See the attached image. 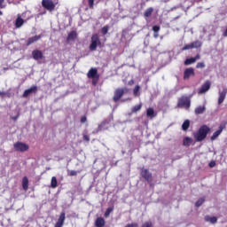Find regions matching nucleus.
<instances>
[{
    "instance_id": "23",
    "label": "nucleus",
    "mask_w": 227,
    "mask_h": 227,
    "mask_svg": "<svg viewBox=\"0 0 227 227\" xmlns=\"http://www.w3.org/2000/svg\"><path fill=\"white\" fill-rule=\"evenodd\" d=\"M193 63H196V59H194V57H192L190 59H186L184 64L185 67H189V65H193Z\"/></svg>"
},
{
    "instance_id": "47",
    "label": "nucleus",
    "mask_w": 227,
    "mask_h": 227,
    "mask_svg": "<svg viewBox=\"0 0 227 227\" xmlns=\"http://www.w3.org/2000/svg\"><path fill=\"white\" fill-rule=\"evenodd\" d=\"M193 59H195V62L198 61V59H201V55L197 54L195 57H193Z\"/></svg>"
},
{
    "instance_id": "29",
    "label": "nucleus",
    "mask_w": 227,
    "mask_h": 227,
    "mask_svg": "<svg viewBox=\"0 0 227 227\" xmlns=\"http://www.w3.org/2000/svg\"><path fill=\"white\" fill-rule=\"evenodd\" d=\"M51 187L52 189H56V187H58V179L56 178V176L51 177Z\"/></svg>"
},
{
    "instance_id": "13",
    "label": "nucleus",
    "mask_w": 227,
    "mask_h": 227,
    "mask_svg": "<svg viewBox=\"0 0 227 227\" xmlns=\"http://www.w3.org/2000/svg\"><path fill=\"white\" fill-rule=\"evenodd\" d=\"M178 104L181 107H185L186 109L191 107V100L187 98H182Z\"/></svg>"
},
{
    "instance_id": "27",
    "label": "nucleus",
    "mask_w": 227,
    "mask_h": 227,
    "mask_svg": "<svg viewBox=\"0 0 227 227\" xmlns=\"http://www.w3.org/2000/svg\"><path fill=\"white\" fill-rule=\"evenodd\" d=\"M189 127H191V121L185 120L184 123L182 124L183 130H188Z\"/></svg>"
},
{
    "instance_id": "32",
    "label": "nucleus",
    "mask_w": 227,
    "mask_h": 227,
    "mask_svg": "<svg viewBox=\"0 0 227 227\" xmlns=\"http://www.w3.org/2000/svg\"><path fill=\"white\" fill-rule=\"evenodd\" d=\"M205 113V106H198L195 109V114H203Z\"/></svg>"
},
{
    "instance_id": "10",
    "label": "nucleus",
    "mask_w": 227,
    "mask_h": 227,
    "mask_svg": "<svg viewBox=\"0 0 227 227\" xmlns=\"http://www.w3.org/2000/svg\"><path fill=\"white\" fill-rule=\"evenodd\" d=\"M32 58L35 61H40V59H45V57L43 56V52H42V51H40V50H34L32 51Z\"/></svg>"
},
{
    "instance_id": "2",
    "label": "nucleus",
    "mask_w": 227,
    "mask_h": 227,
    "mask_svg": "<svg viewBox=\"0 0 227 227\" xmlns=\"http://www.w3.org/2000/svg\"><path fill=\"white\" fill-rule=\"evenodd\" d=\"M140 175L142 178H144L145 181L149 184L150 187H153V184H152V182H153V176L152 175V172L148 170V168H142L140 169Z\"/></svg>"
},
{
    "instance_id": "17",
    "label": "nucleus",
    "mask_w": 227,
    "mask_h": 227,
    "mask_svg": "<svg viewBox=\"0 0 227 227\" xmlns=\"http://www.w3.org/2000/svg\"><path fill=\"white\" fill-rule=\"evenodd\" d=\"M95 226L96 227L106 226V220L104 219V217H102V216L98 217L95 221Z\"/></svg>"
},
{
    "instance_id": "48",
    "label": "nucleus",
    "mask_w": 227,
    "mask_h": 227,
    "mask_svg": "<svg viewBox=\"0 0 227 227\" xmlns=\"http://www.w3.org/2000/svg\"><path fill=\"white\" fill-rule=\"evenodd\" d=\"M128 84H129V86H133V84H134V80H129V81L128 82Z\"/></svg>"
},
{
    "instance_id": "1",
    "label": "nucleus",
    "mask_w": 227,
    "mask_h": 227,
    "mask_svg": "<svg viewBox=\"0 0 227 227\" xmlns=\"http://www.w3.org/2000/svg\"><path fill=\"white\" fill-rule=\"evenodd\" d=\"M210 133V128L207 125H202L197 132L193 133V137L197 143H201L207 139V136Z\"/></svg>"
},
{
    "instance_id": "21",
    "label": "nucleus",
    "mask_w": 227,
    "mask_h": 227,
    "mask_svg": "<svg viewBox=\"0 0 227 227\" xmlns=\"http://www.w3.org/2000/svg\"><path fill=\"white\" fill-rule=\"evenodd\" d=\"M153 37L154 38H159V31H160V26L155 25L153 27Z\"/></svg>"
},
{
    "instance_id": "22",
    "label": "nucleus",
    "mask_w": 227,
    "mask_h": 227,
    "mask_svg": "<svg viewBox=\"0 0 227 227\" xmlns=\"http://www.w3.org/2000/svg\"><path fill=\"white\" fill-rule=\"evenodd\" d=\"M153 13V7H149L145 10V12H144V17L145 19H148V17H152V14Z\"/></svg>"
},
{
    "instance_id": "50",
    "label": "nucleus",
    "mask_w": 227,
    "mask_h": 227,
    "mask_svg": "<svg viewBox=\"0 0 227 227\" xmlns=\"http://www.w3.org/2000/svg\"><path fill=\"white\" fill-rule=\"evenodd\" d=\"M3 15V11H0V16H2Z\"/></svg>"
},
{
    "instance_id": "35",
    "label": "nucleus",
    "mask_w": 227,
    "mask_h": 227,
    "mask_svg": "<svg viewBox=\"0 0 227 227\" xmlns=\"http://www.w3.org/2000/svg\"><path fill=\"white\" fill-rule=\"evenodd\" d=\"M114 208L113 207H108L106 212H105V217H109L111 215V212H113Z\"/></svg>"
},
{
    "instance_id": "26",
    "label": "nucleus",
    "mask_w": 227,
    "mask_h": 227,
    "mask_svg": "<svg viewBox=\"0 0 227 227\" xmlns=\"http://www.w3.org/2000/svg\"><path fill=\"white\" fill-rule=\"evenodd\" d=\"M205 221H207V222L209 221L212 224H215V223H217V217H215V216L210 217V216L207 215V216H205Z\"/></svg>"
},
{
    "instance_id": "14",
    "label": "nucleus",
    "mask_w": 227,
    "mask_h": 227,
    "mask_svg": "<svg viewBox=\"0 0 227 227\" xmlns=\"http://www.w3.org/2000/svg\"><path fill=\"white\" fill-rule=\"evenodd\" d=\"M65 215H66L65 212L60 213V215L57 223H55L54 227H63V225L65 224V219H66Z\"/></svg>"
},
{
    "instance_id": "39",
    "label": "nucleus",
    "mask_w": 227,
    "mask_h": 227,
    "mask_svg": "<svg viewBox=\"0 0 227 227\" xmlns=\"http://www.w3.org/2000/svg\"><path fill=\"white\" fill-rule=\"evenodd\" d=\"M68 176H77V171L76 170H71L68 172Z\"/></svg>"
},
{
    "instance_id": "37",
    "label": "nucleus",
    "mask_w": 227,
    "mask_h": 227,
    "mask_svg": "<svg viewBox=\"0 0 227 227\" xmlns=\"http://www.w3.org/2000/svg\"><path fill=\"white\" fill-rule=\"evenodd\" d=\"M142 227H153L152 221L145 222L142 224Z\"/></svg>"
},
{
    "instance_id": "8",
    "label": "nucleus",
    "mask_w": 227,
    "mask_h": 227,
    "mask_svg": "<svg viewBox=\"0 0 227 227\" xmlns=\"http://www.w3.org/2000/svg\"><path fill=\"white\" fill-rule=\"evenodd\" d=\"M42 6L45 10H48V12H54V9L56 8V4H54L52 0H42Z\"/></svg>"
},
{
    "instance_id": "38",
    "label": "nucleus",
    "mask_w": 227,
    "mask_h": 227,
    "mask_svg": "<svg viewBox=\"0 0 227 227\" xmlns=\"http://www.w3.org/2000/svg\"><path fill=\"white\" fill-rule=\"evenodd\" d=\"M89 8L93 10V6L95 5V0H88Z\"/></svg>"
},
{
    "instance_id": "19",
    "label": "nucleus",
    "mask_w": 227,
    "mask_h": 227,
    "mask_svg": "<svg viewBox=\"0 0 227 227\" xmlns=\"http://www.w3.org/2000/svg\"><path fill=\"white\" fill-rule=\"evenodd\" d=\"M146 116L147 118H151V120L153 118H155V116H157V114H155V110H153V108H148L146 110Z\"/></svg>"
},
{
    "instance_id": "3",
    "label": "nucleus",
    "mask_w": 227,
    "mask_h": 227,
    "mask_svg": "<svg viewBox=\"0 0 227 227\" xmlns=\"http://www.w3.org/2000/svg\"><path fill=\"white\" fill-rule=\"evenodd\" d=\"M87 76L89 79H92V85L97 86V84L98 83V79L100 77L98 75V70L97 68L90 69V71L87 74Z\"/></svg>"
},
{
    "instance_id": "6",
    "label": "nucleus",
    "mask_w": 227,
    "mask_h": 227,
    "mask_svg": "<svg viewBox=\"0 0 227 227\" xmlns=\"http://www.w3.org/2000/svg\"><path fill=\"white\" fill-rule=\"evenodd\" d=\"M127 93V89L124 88H118L114 90V94L113 97L114 102H119V100Z\"/></svg>"
},
{
    "instance_id": "46",
    "label": "nucleus",
    "mask_w": 227,
    "mask_h": 227,
    "mask_svg": "<svg viewBox=\"0 0 227 227\" xmlns=\"http://www.w3.org/2000/svg\"><path fill=\"white\" fill-rule=\"evenodd\" d=\"M20 116V114H18L16 116L12 117V120H13V121H17Z\"/></svg>"
},
{
    "instance_id": "7",
    "label": "nucleus",
    "mask_w": 227,
    "mask_h": 227,
    "mask_svg": "<svg viewBox=\"0 0 227 227\" xmlns=\"http://www.w3.org/2000/svg\"><path fill=\"white\" fill-rule=\"evenodd\" d=\"M226 125H227L226 121H223L221 122L218 129L211 136V141H215V139H217V137H219V136H221L223 130H224V129H226Z\"/></svg>"
},
{
    "instance_id": "33",
    "label": "nucleus",
    "mask_w": 227,
    "mask_h": 227,
    "mask_svg": "<svg viewBox=\"0 0 227 227\" xmlns=\"http://www.w3.org/2000/svg\"><path fill=\"white\" fill-rule=\"evenodd\" d=\"M203 203H205V198H200L196 201L195 207H201Z\"/></svg>"
},
{
    "instance_id": "34",
    "label": "nucleus",
    "mask_w": 227,
    "mask_h": 227,
    "mask_svg": "<svg viewBox=\"0 0 227 227\" xmlns=\"http://www.w3.org/2000/svg\"><path fill=\"white\" fill-rule=\"evenodd\" d=\"M191 49H193V46H192V43H188V44H185V45L182 48V51H189V50H191Z\"/></svg>"
},
{
    "instance_id": "25",
    "label": "nucleus",
    "mask_w": 227,
    "mask_h": 227,
    "mask_svg": "<svg viewBox=\"0 0 227 227\" xmlns=\"http://www.w3.org/2000/svg\"><path fill=\"white\" fill-rule=\"evenodd\" d=\"M184 146H189L190 145H192V138L186 137L183 140Z\"/></svg>"
},
{
    "instance_id": "36",
    "label": "nucleus",
    "mask_w": 227,
    "mask_h": 227,
    "mask_svg": "<svg viewBox=\"0 0 227 227\" xmlns=\"http://www.w3.org/2000/svg\"><path fill=\"white\" fill-rule=\"evenodd\" d=\"M109 31V26H105L101 28L102 35H106Z\"/></svg>"
},
{
    "instance_id": "45",
    "label": "nucleus",
    "mask_w": 227,
    "mask_h": 227,
    "mask_svg": "<svg viewBox=\"0 0 227 227\" xmlns=\"http://www.w3.org/2000/svg\"><path fill=\"white\" fill-rule=\"evenodd\" d=\"M208 166L209 168H215V160L210 161Z\"/></svg>"
},
{
    "instance_id": "28",
    "label": "nucleus",
    "mask_w": 227,
    "mask_h": 227,
    "mask_svg": "<svg viewBox=\"0 0 227 227\" xmlns=\"http://www.w3.org/2000/svg\"><path fill=\"white\" fill-rule=\"evenodd\" d=\"M143 107V104L140 103L139 105H136L131 108V113H137L138 111H141V108Z\"/></svg>"
},
{
    "instance_id": "5",
    "label": "nucleus",
    "mask_w": 227,
    "mask_h": 227,
    "mask_svg": "<svg viewBox=\"0 0 227 227\" xmlns=\"http://www.w3.org/2000/svg\"><path fill=\"white\" fill-rule=\"evenodd\" d=\"M13 147L15 152H20L21 153H24V152H27L29 150V145L22 142L14 143Z\"/></svg>"
},
{
    "instance_id": "15",
    "label": "nucleus",
    "mask_w": 227,
    "mask_h": 227,
    "mask_svg": "<svg viewBox=\"0 0 227 227\" xmlns=\"http://www.w3.org/2000/svg\"><path fill=\"white\" fill-rule=\"evenodd\" d=\"M227 95V89H223V91L219 92V98H218V105L221 106L223 102H224V98H226Z\"/></svg>"
},
{
    "instance_id": "9",
    "label": "nucleus",
    "mask_w": 227,
    "mask_h": 227,
    "mask_svg": "<svg viewBox=\"0 0 227 227\" xmlns=\"http://www.w3.org/2000/svg\"><path fill=\"white\" fill-rule=\"evenodd\" d=\"M196 75V73L194 72L193 67H188L184 71V81H189L191 77H194Z\"/></svg>"
},
{
    "instance_id": "20",
    "label": "nucleus",
    "mask_w": 227,
    "mask_h": 227,
    "mask_svg": "<svg viewBox=\"0 0 227 227\" xmlns=\"http://www.w3.org/2000/svg\"><path fill=\"white\" fill-rule=\"evenodd\" d=\"M22 187L24 191H27L29 187V179H27V176H24L22 179Z\"/></svg>"
},
{
    "instance_id": "44",
    "label": "nucleus",
    "mask_w": 227,
    "mask_h": 227,
    "mask_svg": "<svg viewBox=\"0 0 227 227\" xmlns=\"http://www.w3.org/2000/svg\"><path fill=\"white\" fill-rule=\"evenodd\" d=\"M83 141H87V143H90V136L83 135Z\"/></svg>"
},
{
    "instance_id": "4",
    "label": "nucleus",
    "mask_w": 227,
    "mask_h": 227,
    "mask_svg": "<svg viewBox=\"0 0 227 227\" xmlns=\"http://www.w3.org/2000/svg\"><path fill=\"white\" fill-rule=\"evenodd\" d=\"M98 45H102L100 42V37H98V34H93L90 40V44L89 46L90 51H97V47Z\"/></svg>"
},
{
    "instance_id": "24",
    "label": "nucleus",
    "mask_w": 227,
    "mask_h": 227,
    "mask_svg": "<svg viewBox=\"0 0 227 227\" xmlns=\"http://www.w3.org/2000/svg\"><path fill=\"white\" fill-rule=\"evenodd\" d=\"M23 25H24V20L20 17H18L16 19L15 27L19 28V27H22Z\"/></svg>"
},
{
    "instance_id": "16",
    "label": "nucleus",
    "mask_w": 227,
    "mask_h": 227,
    "mask_svg": "<svg viewBox=\"0 0 227 227\" xmlns=\"http://www.w3.org/2000/svg\"><path fill=\"white\" fill-rule=\"evenodd\" d=\"M42 38V35H35L32 37H29L27 41V47H29V45L35 43V42H38V40H40Z\"/></svg>"
},
{
    "instance_id": "42",
    "label": "nucleus",
    "mask_w": 227,
    "mask_h": 227,
    "mask_svg": "<svg viewBox=\"0 0 227 227\" xmlns=\"http://www.w3.org/2000/svg\"><path fill=\"white\" fill-rule=\"evenodd\" d=\"M0 8L1 9L6 8V4H4V0H0Z\"/></svg>"
},
{
    "instance_id": "49",
    "label": "nucleus",
    "mask_w": 227,
    "mask_h": 227,
    "mask_svg": "<svg viewBox=\"0 0 227 227\" xmlns=\"http://www.w3.org/2000/svg\"><path fill=\"white\" fill-rule=\"evenodd\" d=\"M4 95H6V92H4V91H0V97H4Z\"/></svg>"
},
{
    "instance_id": "41",
    "label": "nucleus",
    "mask_w": 227,
    "mask_h": 227,
    "mask_svg": "<svg viewBox=\"0 0 227 227\" xmlns=\"http://www.w3.org/2000/svg\"><path fill=\"white\" fill-rule=\"evenodd\" d=\"M124 227H139V224H137V223H128Z\"/></svg>"
},
{
    "instance_id": "18",
    "label": "nucleus",
    "mask_w": 227,
    "mask_h": 227,
    "mask_svg": "<svg viewBox=\"0 0 227 227\" xmlns=\"http://www.w3.org/2000/svg\"><path fill=\"white\" fill-rule=\"evenodd\" d=\"M77 38V32L71 31L67 38V42H74Z\"/></svg>"
},
{
    "instance_id": "31",
    "label": "nucleus",
    "mask_w": 227,
    "mask_h": 227,
    "mask_svg": "<svg viewBox=\"0 0 227 227\" xmlns=\"http://www.w3.org/2000/svg\"><path fill=\"white\" fill-rule=\"evenodd\" d=\"M191 43L193 46V49H200V47H201V45H203V43H201V41H194Z\"/></svg>"
},
{
    "instance_id": "40",
    "label": "nucleus",
    "mask_w": 227,
    "mask_h": 227,
    "mask_svg": "<svg viewBox=\"0 0 227 227\" xmlns=\"http://www.w3.org/2000/svg\"><path fill=\"white\" fill-rule=\"evenodd\" d=\"M196 68H205V62H198Z\"/></svg>"
},
{
    "instance_id": "12",
    "label": "nucleus",
    "mask_w": 227,
    "mask_h": 227,
    "mask_svg": "<svg viewBox=\"0 0 227 227\" xmlns=\"http://www.w3.org/2000/svg\"><path fill=\"white\" fill-rule=\"evenodd\" d=\"M38 91V87L36 85L32 86L29 89L25 90V91L22 94L23 98H27L31 93H36Z\"/></svg>"
},
{
    "instance_id": "11",
    "label": "nucleus",
    "mask_w": 227,
    "mask_h": 227,
    "mask_svg": "<svg viewBox=\"0 0 227 227\" xmlns=\"http://www.w3.org/2000/svg\"><path fill=\"white\" fill-rule=\"evenodd\" d=\"M210 86H212V83L210 82V81H206L202 86L200 87V89L199 90V95H203V93H207V91H208V90H210Z\"/></svg>"
},
{
    "instance_id": "30",
    "label": "nucleus",
    "mask_w": 227,
    "mask_h": 227,
    "mask_svg": "<svg viewBox=\"0 0 227 227\" xmlns=\"http://www.w3.org/2000/svg\"><path fill=\"white\" fill-rule=\"evenodd\" d=\"M141 90V86L136 85L134 90H133V95L134 97H139L140 93L139 90Z\"/></svg>"
},
{
    "instance_id": "43",
    "label": "nucleus",
    "mask_w": 227,
    "mask_h": 227,
    "mask_svg": "<svg viewBox=\"0 0 227 227\" xmlns=\"http://www.w3.org/2000/svg\"><path fill=\"white\" fill-rule=\"evenodd\" d=\"M86 121H88V118L86 117V115H83L81 117V123H86Z\"/></svg>"
}]
</instances>
